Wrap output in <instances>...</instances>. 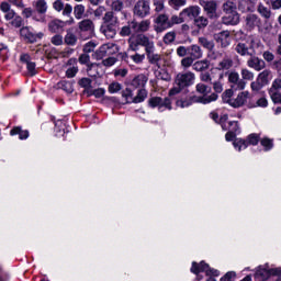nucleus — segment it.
I'll list each match as a JSON object with an SVG mask.
<instances>
[{
	"mask_svg": "<svg viewBox=\"0 0 281 281\" xmlns=\"http://www.w3.org/2000/svg\"><path fill=\"white\" fill-rule=\"evenodd\" d=\"M203 272L206 276H213V277H210L206 281H216L215 278H218V276H221V272L218 270L210 268V265L205 263V261H202L200 263H196V262L192 263L191 273L199 276V273H203Z\"/></svg>",
	"mask_w": 281,
	"mask_h": 281,
	"instance_id": "obj_5",
	"label": "nucleus"
},
{
	"mask_svg": "<svg viewBox=\"0 0 281 281\" xmlns=\"http://www.w3.org/2000/svg\"><path fill=\"white\" fill-rule=\"evenodd\" d=\"M193 64H194L193 57H184L181 59V66L184 69H190V67H192Z\"/></svg>",
	"mask_w": 281,
	"mask_h": 281,
	"instance_id": "obj_54",
	"label": "nucleus"
},
{
	"mask_svg": "<svg viewBox=\"0 0 281 281\" xmlns=\"http://www.w3.org/2000/svg\"><path fill=\"white\" fill-rule=\"evenodd\" d=\"M281 89V79H276L273 82H272V86L271 88L269 89V91H280Z\"/></svg>",
	"mask_w": 281,
	"mask_h": 281,
	"instance_id": "obj_64",
	"label": "nucleus"
},
{
	"mask_svg": "<svg viewBox=\"0 0 281 281\" xmlns=\"http://www.w3.org/2000/svg\"><path fill=\"white\" fill-rule=\"evenodd\" d=\"M265 87L261 81L257 78L255 81L250 83L251 91H260Z\"/></svg>",
	"mask_w": 281,
	"mask_h": 281,
	"instance_id": "obj_61",
	"label": "nucleus"
},
{
	"mask_svg": "<svg viewBox=\"0 0 281 281\" xmlns=\"http://www.w3.org/2000/svg\"><path fill=\"white\" fill-rule=\"evenodd\" d=\"M228 116L227 114H224L221 119L220 122L222 124V128L223 131H228L225 135V139L226 142H232L234 139V137H236V133H238L239 127H238V122L236 121H231L228 124L229 126H235V127H228L226 124H224L223 122H227Z\"/></svg>",
	"mask_w": 281,
	"mask_h": 281,
	"instance_id": "obj_7",
	"label": "nucleus"
},
{
	"mask_svg": "<svg viewBox=\"0 0 281 281\" xmlns=\"http://www.w3.org/2000/svg\"><path fill=\"white\" fill-rule=\"evenodd\" d=\"M247 100H249V91H241L233 99L231 106H233V109H240V106L247 104Z\"/></svg>",
	"mask_w": 281,
	"mask_h": 281,
	"instance_id": "obj_16",
	"label": "nucleus"
},
{
	"mask_svg": "<svg viewBox=\"0 0 281 281\" xmlns=\"http://www.w3.org/2000/svg\"><path fill=\"white\" fill-rule=\"evenodd\" d=\"M146 82H148V77L140 74L133 78L131 85L134 87V89H144V87H146Z\"/></svg>",
	"mask_w": 281,
	"mask_h": 281,
	"instance_id": "obj_27",
	"label": "nucleus"
},
{
	"mask_svg": "<svg viewBox=\"0 0 281 281\" xmlns=\"http://www.w3.org/2000/svg\"><path fill=\"white\" fill-rule=\"evenodd\" d=\"M223 102L226 104H229L232 106V102L234 100V89H227L223 94H222Z\"/></svg>",
	"mask_w": 281,
	"mask_h": 281,
	"instance_id": "obj_35",
	"label": "nucleus"
},
{
	"mask_svg": "<svg viewBox=\"0 0 281 281\" xmlns=\"http://www.w3.org/2000/svg\"><path fill=\"white\" fill-rule=\"evenodd\" d=\"M257 106H260L261 109H267L269 106V101L267 100V98L261 97L256 101V103L250 104L249 109H256Z\"/></svg>",
	"mask_w": 281,
	"mask_h": 281,
	"instance_id": "obj_37",
	"label": "nucleus"
},
{
	"mask_svg": "<svg viewBox=\"0 0 281 281\" xmlns=\"http://www.w3.org/2000/svg\"><path fill=\"white\" fill-rule=\"evenodd\" d=\"M209 23H210V21H207V18H205V16L195 18V25L200 29L207 27Z\"/></svg>",
	"mask_w": 281,
	"mask_h": 281,
	"instance_id": "obj_52",
	"label": "nucleus"
},
{
	"mask_svg": "<svg viewBox=\"0 0 281 281\" xmlns=\"http://www.w3.org/2000/svg\"><path fill=\"white\" fill-rule=\"evenodd\" d=\"M224 25H238L240 23V14L238 12L225 13L222 18Z\"/></svg>",
	"mask_w": 281,
	"mask_h": 281,
	"instance_id": "obj_18",
	"label": "nucleus"
},
{
	"mask_svg": "<svg viewBox=\"0 0 281 281\" xmlns=\"http://www.w3.org/2000/svg\"><path fill=\"white\" fill-rule=\"evenodd\" d=\"M14 5L15 8H19V10H23L25 8V3H23V0H7V1H2L0 3V10L1 12H3L4 14V19L7 21H12V19H14V16H16V12H14V10H12V7Z\"/></svg>",
	"mask_w": 281,
	"mask_h": 281,
	"instance_id": "obj_4",
	"label": "nucleus"
},
{
	"mask_svg": "<svg viewBox=\"0 0 281 281\" xmlns=\"http://www.w3.org/2000/svg\"><path fill=\"white\" fill-rule=\"evenodd\" d=\"M60 87L66 93H74V83L69 81H61Z\"/></svg>",
	"mask_w": 281,
	"mask_h": 281,
	"instance_id": "obj_51",
	"label": "nucleus"
},
{
	"mask_svg": "<svg viewBox=\"0 0 281 281\" xmlns=\"http://www.w3.org/2000/svg\"><path fill=\"white\" fill-rule=\"evenodd\" d=\"M91 60V57L89 56V54L85 53V54H81L79 56V63L80 65H87V67H89V61Z\"/></svg>",
	"mask_w": 281,
	"mask_h": 281,
	"instance_id": "obj_60",
	"label": "nucleus"
},
{
	"mask_svg": "<svg viewBox=\"0 0 281 281\" xmlns=\"http://www.w3.org/2000/svg\"><path fill=\"white\" fill-rule=\"evenodd\" d=\"M65 27V22L60 20H53L48 23L49 32L56 33Z\"/></svg>",
	"mask_w": 281,
	"mask_h": 281,
	"instance_id": "obj_31",
	"label": "nucleus"
},
{
	"mask_svg": "<svg viewBox=\"0 0 281 281\" xmlns=\"http://www.w3.org/2000/svg\"><path fill=\"white\" fill-rule=\"evenodd\" d=\"M134 16L138 19H146L150 14V2L146 0H138L134 5Z\"/></svg>",
	"mask_w": 281,
	"mask_h": 281,
	"instance_id": "obj_11",
	"label": "nucleus"
},
{
	"mask_svg": "<svg viewBox=\"0 0 281 281\" xmlns=\"http://www.w3.org/2000/svg\"><path fill=\"white\" fill-rule=\"evenodd\" d=\"M149 105L153 106V109H155V106H158L159 110L164 109H172V106L170 105V99L168 98H165V99H161L159 97H155V98H151L149 100Z\"/></svg>",
	"mask_w": 281,
	"mask_h": 281,
	"instance_id": "obj_17",
	"label": "nucleus"
},
{
	"mask_svg": "<svg viewBox=\"0 0 281 281\" xmlns=\"http://www.w3.org/2000/svg\"><path fill=\"white\" fill-rule=\"evenodd\" d=\"M148 98V92L146 89L138 90V93L136 97H134L133 102L134 104H139V102H144Z\"/></svg>",
	"mask_w": 281,
	"mask_h": 281,
	"instance_id": "obj_36",
	"label": "nucleus"
},
{
	"mask_svg": "<svg viewBox=\"0 0 281 281\" xmlns=\"http://www.w3.org/2000/svg\"><path fill=\"white\" fill-rule=\"evenodd\" d=\"M130 58L133 60V63H135L136 65H139V64L144 63L146 55L136 53L135 55H132Z\"/></svg>",
	"mask_w": 281,
	"mask_h": 281,
	"instance_id": "obj_57",
	"label": "nucleus"
},
{
	"mask_svg": "<svg viewBox=\"0 0 281 281\" xmlns=\"http://www.w3.org/2000/svg\"><path fill=\"white\" fill-rule=\"evenodd\" d=\"M64 41H65L66 45H70L74 47V45H76V43H78V36H76L74 34V32L68 31L67 34L65 35Z\"/></svg>",
	"mask_w": 281,
	"mask_h": 281,
	"instance_id": "obj_34",
	"label": "nucleus"
},
{
	"mask_svg": "<svg viewBox=\"0 0 281 281\" xmlns=\"http://www.w3.org/2000/svg\"><path fill=\"white\" fill-rule=\"evenodd\" d=\"M8 54H10L8 46L0 43V60H7Z\"/></svg>",
	"mask_w": 281,
	"mask_h": 281,
	"instance_id": "obj_55",
	"label": "nucleus"
},
{
	"mask_svg": "<svg viewBox=\"0 0 281 281\" xmlns=\"http://www.w3.org/2000/svg\"><path fill=\"white\" fill-rule=\"evenodd\" d=\"M76 74H78V66H70L66 70L67 78H76Z\"/></svg>",
	"mask_w": 281,
	"mask_h": 281,
	"instance_id": "obj_58",
	"label": "nucleus"
},
{
	"mask_svg": "<svg viewBox=\"0 0 281 281\" xmlns=\"http://www.w3.org/2000/svg\"><path fill=\"white\" fill-rule=\"evenodd\" d=\"M98 67H100L98 64L88 65L87 72L90 78H97L99 76Z\"/></svg>",
	"mask_w": 281,
	"mask_h": 281,
	"instance_id": "obj_43",
	"label": "nucleus"
},
{
	"mask_svg": "<svg viewBox=\"0 0 281 281\" xmlns=\"http://www.w3.org/2000/svg\"><path fill=\"white\" fill-rule=\"evenodd\" d=\"M189 54L193 60H199V58H203V50L199 45H191L189 47Z\"/></svg>",
	"mask_w": 281,
	"mask_h": 281,
	"instance_id": "obj_29",
	"label": "nucleus"
},
{
	"mask_svg": "<svg viewBox=\"0 0 281 281\" xmlns=\"http://www.w3.org/2000/svg\"><path fill=\"white\" fill-rule=\"evenodd\" d=\"M199 14H201V8L199 5H192V7H188L186 9H183L181 11V16H187V19H196V16H199Z\"/></svg>",
	"mask_w": 281,
	"mask_h": 281,
	"instance_id": "obj_22",
	"label": "nucleus"
},
{
	"mask_svg": "<svg viewBox=\"0 0 281 281\" xmlns=\"http://www.w3.org/2000/svg\"><path fill=\"white\" fill-rule=\"evenodd\" d=\"M236 0H225V2L222 5L224 14H231V12H238L236 11Z\"/></svg>",
	"mask_w": 281,
	"mask_h": 281,
	"instance_id": "obj_28",
	"label": "nucleus"
},
{
	"mask_svg": "<svg viewBox=\"0 0 281 281\" xmlns=\"http://www.w3.org/2000/svg\"><path fill=\"white\" fill-rule=\"evenodd\" d=\"M109 24L117 25V18H115V15L113 14V11L105 12L103 16V25H109Z\"/></svg>",
	"mask_w": 281,
	"mask_h": 281,
	"instance_id": "obj_33",
	"label": "nucleus"
},
{
	"mask_svg": "<svg viewBox=\"0 0 281 281\" xmlns=\"http://www.w3.org/2000/svg\"><path fill=\"white\" fill-rule=\"evenodd\" d=\"M278 269H269V266H260L257 268L255 278L259 280H269L270 276H277Z\"/></svg>",
	"mask_w": 281,
	"mask_h": 281,
	"instance_id": "obj_14",
	"label": "nucleus"
},
{
	"mask_svg": "<svg viewBox=\"0 0 281 281\" xmlns=\"http://www.w3.org/2000/svg\"><path fill=\"white\" fill-rule=\"evenodd\" d=\"M53 9L56 12H63V16H71V12H74V7L69 3H64L63 0H56L53 3Z\"/></svg>",
	"mask_w": 281,
	"mask_h": 281,
	"instance_id": "obj_15",
	"label": "nucleus"
},
{
	"mask_svg": "<svg viewBox=\"0 0 281 281\" xmlns=\"http://www.w3.org/2000/svg\"><path fill=\"white\" fill-rule=\"evenodd\" d=\"M195 90L198 93H201L202 97L193 99V102H200L201 104H210L211 102H216L218 100V94L210 93L212 91V88L206 86L205 83H198L195 86Z\"/></svg>",
	"mask_w": 281,
	"mask_h": 281,
	"instance_id": "obj_3",
	"label": "nucleus"
},
{
	"mask_svg": "<svg viewBox=\"0 0 281 281\" xmlns=\"http://www.w3.org/2000/svg\"><path fill=\"white\" fill-rule=\"evenodd\" d=\"M117 52H120V46L115 43H106L101 45L92 56L95 60H102L104 56H113V54H117Z\"/></svg>",
	"mask_w": 281,
	"mask_h": 281,
	"instance_id": "obj_6",
	"label": "nucleus"
},
{
	"mask_svg": "<svg viewBox=\"0 0 281 281\" xmlns=\"http://www.w3.org/2000/svg\"><path fill=\"white\" fill-rule=\"evenodd\" d=\"M130 49L138 52L139 47H145L147 60L150 65H157L161 60V55L155 53V42L146 35H137L128 40Z\"/></svg>",
	"mask_w": 281,
	"mask_h": 281,
	"instance_id": "obj_1",
	"label": "nucleus"
},
{
	"mask_svg": "<svg viewBox=\"0 0 281 281\" xmlns=\"http://www.w3.org/2000/svg\"><path fill=\"white\" fill-rule=\"evenodd\" d=\"M123 98H125V102L131 103L133 102V100H135V98L133 97V90L130 88H126L125 90H123L122 92Z\"/></svg>",
	"mask_w": 281,
	"mask_h": 281,
	"instance_id": "obj_49",
	"label": "nucleus"
},
{
	"mask_svg": "<svg viewBox=\"0 0 281 281\" xmlns=\"http://www.w3.org/2000/svg\"><path fill=\"white\" fill-rule=\"evenodd\" d=\"M257 12H259V14L263 16V19H271V10H269L262 3L258 5Z\"/></svg>",
	"mask_w": 281,
	"mask_h": 281,
	"instance_id": "obj_42",
	"label": "nucleus"
},
{
	"mask_svg": "<svg viewBox=\"0 0 281 281\" xmlns=\"http://www.w3.org/2000/svg\"><path fill=\"white\" fill-rule=\"evenodd\" d=\"M235 50L240 56H256V50L254 49V47H248V45L245 43H238L235 47Z\"/></svg>",
	"mask_w": 281,
	"mask_h": 281,
	"instance_id": "obj_23",
	"label": "nucleus"
},
{
	"mask_svg": "<svg viewBox=\"0 0 281 281\" xmlns=\"http://www.w3.org/2000/svg\"><path fill=\"white\" fill-rule=\"evenodd\" d=\"M175 38H177V33L175 31H170L164 36V43L166 45H170V43H175Z\"/></svg>",
	"mask_w": 281,
	"mask_h": 281,
	"instance_id": "obj_47",
	"label": "nucleus"
},
{
	"mask_svg": "<svg viewBox=\"0 0 281 281\" xmlns=\"http://www.w3.org/2000/svg\"><path fill=\"white\" fill-rule=\"evenodd\" d=\"M199 43L204 47V49H209V52L214 49V41H210L206 37H199Z\"/></svg>",
	"mask_w": 281,
	"mask_h": 281,
	"instance_id": "obj_38",
	"label": "nucleus"
},
{
	"mask_svg": "<svg viewBox=\"0 0 281 281\" xmlns=\"http://www.w3.org/2000/svg\"><path fill=\"white\" fill-rule=\"evenodd\" d=\"M233 146L236 150H245V148H247V142L240 139V138H236L234 142H233Z\"/></svg>",
	"mask_w": 281,
	"mask_h": 281,
	"instance_id": "obj_46",
	"label": "nucleus"
},
{
	"mask_svg": "<svg viewBox=\"0 0 281 281\" xmlns=\"http://www.w3.org/2000/svg\"><path fill=\"white\" fill-rule=\"evenodd\" d=\"M238 10L239 12H255L256 11V2L254 0H239L238 1Z\"/></svg>",
	"mask_w": 281,
	"mask_h": 281,
	"instance_id": "obj_20",
	"label": "nucleus"
},
{
	"mask_svg": "<svg viewBox=\"0 0 281 281\" xmlns=\"http://www.w3.org/2000/svg\"><path fill=\"white\" fill-rule=\"evenodd\" d=\"M261 146H263L265 150H271V148H273V140L270 138H262Z\"/></svg>",
	"mask_w": 281,
	"mask_h": 281,
	"instance_id": "obj_59",
	"label": "nucleus"
},
{
	"mask_svg": "<svg viewBox=\"0 0 281 281\" xmlns=\"http://www.w3.org/2000/svg\"><path fill=\"white\" fill-rule=\"evenodd\" d=\"M186 16L181 15V12L179 15H172L169 19L170 27H173V25H180V23H184Z\"/></svg>",
	"mask_w": 281,
	"mask_h": 281,
	"instance_id": "obj_40",
	"label": "nucleus"
},
{
	"mask_svg": "<svg viewBox=\"0 0 281 281\" xmlns=\"http://www.w3.org/2000/svg\"><path fill=\"white\" fill-rule=\"evenodd\" d=\"M85 10H86V8L83 4L75 5V8H74L75 19L80 21V19H82V16H85Z\"/></svg>",
	"mask_w": 281,
	"mask_h": 281,
	"instance_id": "obj_41",
	"label": "nucleus"
},
{
	"mask_svg": "<svg viewBox=\"0 0 281 281\" xmlns=\"http://www.w3.org/2000/svg\"><path fill=\"white\" fill-rule=\"evenodd\" d=\"M262 25V20L257 14L250 13L245 16V27L246 30H256V27H260Z\"/></svg>",
	"mask_w": 281,
	"mask_h": 281,
	"instance_id": "obj_13",
	"label": "nucleus"
},
{
	"mask_svg": "<svg viewBox=\"0 0 281 281\" xmlns=\"http://www.w3.org/2000/svg\"><path fill=\"white\" fill-rule=\"evenodd\" d=\"M33 7L35 8L38 14H45L47 12V1L45 0L34 1Z\"/></svg>",
	"mask_w": 281,
	"mask_h": 281,
	"instance_id": "obj_30",
	"label": "nucleus"
},
{
	"mask_svg": "<svg viewBox=\"0 0 281 281\" xmlns=\"http://www.w3.org/2000/svg\"><path fill=\"white\" fill-rule=\"evenodd\" d=\"M200 5H202L209 19H218V2L216 0H200Z\"/></svg>",
	"mask_w": 281,
	"mask_h": 281,
	"instance_id": "obj_8",
	"label": "nucleus"
},
{
	"mask_svg": "<svg viewBox=\"0 0 281 281\" xmlns=\"http://www.w3.org/2000/svg\"><path fill=\"white\" fill-rule=\"evenodd\" d=\"M269 95H270L272 102H274V104H280L281 103L280 90H269Z\"/></svg>",
	"mask_w": 281,
	"mask_h": 281,
	"instance_id": "obj_44",
	"label": "nucleus"
},
{
	"mask_svg": "<svg viewBox=\"0 0 281 281\" xmlns=\"http://www.w3.org/2000/svg\"><path fill=\"white\" fill-rule=\"evenodd\" d=\"M155 12H164V0H153Z\"/></svg>",
	"mask_w": 281,
	"mask_h": 281,
	"instance_id": "obj_62",
	"label": "nucleus"
},
{
	"mask_svg": "<svg viewBox=\"0 0 281 281\" xmlns=\"http://www.w3.org/2000/svg\"><path fill=\"white\" fill-rule=\"evenodd\" d=\"M50 42H52L54 45H56V46L63 45V35H60V34L54 35V36L50 38Z\"/></svg>",
	"mask_w": 281,
	"mask_h": 281,
	"instance_id": "obj_63",
	"label": "nucleus"
},
{
	"mask_svg": "<svg viewBox=\"0 0 281 281\" xmlns=\"http://www.w3.org/2000/svg\"><path fill=\"white\" fill-rule=\"evenodd\" d=\"M154 30L157 32V34H161V32H166V30H170V18H168V14L162 13L159 14L154 20Z\"/></svg>",
	"mask_w": 281,
	"mask_h": 281,
	"instance_id": "obj_10",
	"label": "nucleus"
},
{
	"mask_svg": "<svg viewBox=\"0 0 281 281\" xmlns=\"http://www.w3.org/2000/svg\"><path fill=\"white\" fill-rule=\"evenodd\" d=\"M228 82L231 85V89L234 91H245V88L247 87V81L240 79V75L236 71L229 72Z\"/></svg>",
	"mask_w": 281,
	"mask_h": 281,
	"instance_id": "obj_9",
	"label": "nucleus"
},
{
	"mask_svg": "<svg viewBox=\"0 0 281 281\" xmlns=\"http://www.w3.org/2000/svg\"><path fill=\"white\" fill-rule=\"evenodd\" d=\"M131 26L133 32H148L150 30V20H143L139 23L132 21Z\"/></svg>",
	"mask_w": 281,
	"mask_h": 281,
	"instance_id": "obj_24",
	"label": "nucleus"
},
{
	"mask_svg": "<svg viewBox=\"0 0 281 281\" xmlns=\"http://www.w3.org/2000/svg\"><path fill=\"white\" fill-rule=\"evenodd\" d=\"M109 93H117L122 91V85L120 82H112L108 88Z\"/></svg>",
	"mask_w": 281,
	"mask_h": 281,
	"instance_id": "obj_50",
	"label": "nucleus"
},
{
	"mask_svg": "<svg viewBox=\"0 0 281 281\" xmlns=\"http://www.w3.org/2000/svg\"><path fill=\"white\" fill-rule=\"evenodd\" d=\"M247 65L251 69H255V71H262V69H265V67H266L265 60H262L254 55L251 56L250 59H248Z\"/></svg>",
	"mask_w": 281,
	"mask_h": 281,
	"instance_id": "obj_25",
	"label": "nucleus"
},
{
	"mask_svg": "<svg viewBox=\"0 0 281 281\" xmlns=\"http://www.w3.org/2000/svg\"><path fill=\"white\" fill-rule=\"evenodd\" d=\"M194 80H196V75H194V72H179L176 76L175 86L169 91V95H177V93H181L186 87H192V85H194Z\"/></svg>",
	"mask_w": 281,
	"mask_h": 281,
	"instance_id": "obj_2",
	"label": "nucleus"
},
{
	"mask_svg": "<svg viewBox=\"0 0 281 281\" xmlns=\"http://www.w3.org/2000/svg\"><path fill=\"white\" fill-rule=\"evenodd\" d=\"M100 32L105 38H115L117 34V24H102Z\"/></svg>",
	"mask_w": 281,
	"mask_h": 281,
	"instance_id": "obj_19",
	"label": "nucleus"
},
{
	"mask_svg": "<svg viewBox=\"0 0 281 281\" xmlns=\"http://www.w3.org/2000/svg\"><path fill=\"white\" fill-rule=\"evenodd\" d=\"M170 8H173V10H179V8H183L186 5L187 0H169Z\"/></svg>",
	"mask_w": 281,
	"mask_h": 281,
	"instance_id": "obj_48",
	"label": "nucleus"
},
{
	"mask_svg": "<svg viewBox=\"0 0 281 281\" xmlns=\"http://www.w3.org/2000/svg\"><path fill=\"white\" fill-rule=\"evenodd\" d=\"M192 67L194 71H205V69H210V61L207 59L199 60Z\"/></svg>",
	"mask_w": 281,
	"mask_h": 281,
	"instance_id": "obj_32",
	"label": "nucleus"
},
{
	"mask_svg": "<svg viewBox=\"0 0 281 281\" xmlns=\"http://www.w3.org/2000/svg\"><path fill=\"white\" fill-rule=\"evenodd\" d=\"M260 82L266 86V85H269V80L271 78V71L270 70H263L261 71L258 77H257Z\"/></svg>",
	"mask_w": 281,
	"mask_h": 281,
	"instance_id": "obj_39",
	"label": "nucleus"
},
{
	"mask_svg": "<svg viewBox=\"0 0 281 281\" xmlns=\"http://www.w3.org/2000/svg\"><path fill=\"white\" fill-rule=\"evenodd\" d=\"M215 41L221 44L222 47H229L232 43V36L229 31H223L215 35Z\"/></svg>",
	"mask_w": 281,
	"mask_h": 281,
	"instance_id": "obj_21",
	"label": "nucleus"
},
{
	"mask_svg": "<svg viewBox=\"0 0 281 281\" xmlns=\"http://www.w3.org/2000/svg\"><path fill=\"white\" fill-rule=\"evenodd\" d=\"M133 32V26L131 25V22L127 23V25L123 26L120 31L121 36H131Z\"/></svg>",
	"mask_w": 281,
	"mask_h": 281,
	"instance_id": "obj_53",
	"label": "nucleus"
},
{
	"mask_svg": "<svg viewBox=\"0 0 281 281\" xmlns=\"http://www.w3.org/2000/svg\"><path fill=\"white\" fill-rule=\"evenodd\" d=\"M234 67V59L229 56H224L222 60L218 61L216 69L220 71H228V69H232Z\"/></svg>",
	"mask_w": 281,
	"mask_h": 281,
	"instance_id": "obj_26",
	"label": "nucleus"
},
{
	"mask_svg": "<svg viewBox=\"0 0 281 281\" xmlns=\"http://www.w3.org/2000/svg\"><path fill=\"white\" fill-rule=\"evenodd\" d=\"M95 47H98V44H95V42H88L83 46V52H85V54H91V52H93V49H95Z\"/></svg>",
	"mask_w": 281,
	"mask_h": 281,
	"instance_id": "obj_56",
	"label": "nucleus"
},
{
	"mask_svg": "<svg viewBox=\"0 0 281 281\" xmlns=\"http://www.w3.org/2000/svg\"><path fill=\"white\" fill-rule=\"evenodd\" d=\"M240 76H241V79L244 80V82H246V80H248V81L254 80V74L251 72V70H249L247 68L241 69Z\"/></svg>",
	"mask_w": 281,
	"mask_h": 281,
	"instance_id": "obj_45",
	"label": "nucleus"
},
{
	"mask_svg": "<svg viewBox=\"0 0 281 281\" xmlns=\"http://www.w3.org/2000/svg\"><path fill=\"white\" fill-rule=\"evenodd\" d=\"M78 27L80 34H88V38H91L93 32H95V24L89 19L80 21Z\"/></svg>",
	"mask_w": 281,
	"mask_h": 281,
	"instance_id": "obj_12",
	"label": "nucleus"
}]
</instances>
